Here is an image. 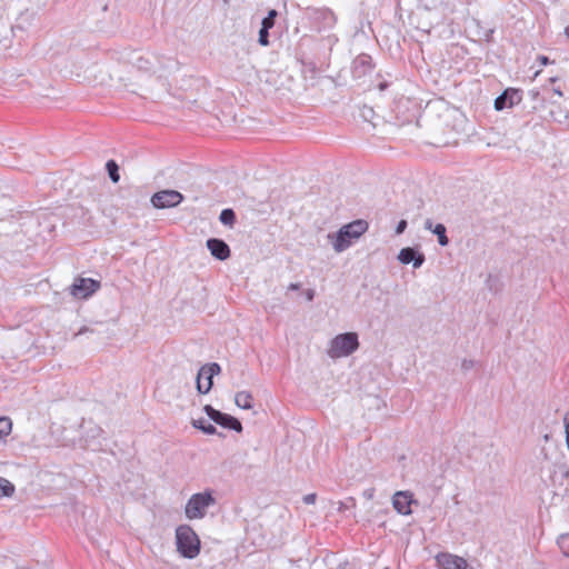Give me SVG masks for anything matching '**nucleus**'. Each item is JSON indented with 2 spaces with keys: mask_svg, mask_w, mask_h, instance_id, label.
<instances>
[{
  "mask_svg": "<svg viewBox=\"0 0 569 569\" xmlns=\"http://www.w3.org/2000/svg\"><path fill=\"white\" fill-rule=\"evenodd\" d=\"M566 34L569 37V27L566 28Z\"/></svg>",
  "mask_w": 569,
  "mask_h": 569,
  "instance_id": "obj_35",
  "label": "nucleus"
},
{
  "mask_svg": "<svg viewBox=\"0 0 569 569\" xmlns=\"http://www.w3.org/2000/svg\"><path fill=\"white\" fill-rule=\"evenodd\" d=\"M412 502V496L407 491H398L393 495L392 498V505L393 508L401 515H410L411 513V506Z\"/></svg>",
  "mask_w": 569,
  "mask_h": 569,
  "instance_id": "obj_11",
  "label": "nucleus"
},
{
  "mask_svg": "<svg viewBox=\"0 0 569 569\" xmlns=\"http://www.w3.org/2000/svg\"><path fill=\"white\" fill-rule=\"evenodd\" d=\"M207 248L219 260H226L230 257L229 246L220 239L212 238L207 240Z\"/></svg>",
  "mask_w": 569,
  "mask_h": 569,
  "instance_id": "obj_12",
  "label": "nucleus"
},
{
  "mask_svg": "<svg viewBox=\"0 0 569 569\" xmlns=\"http://www.w3.org/2000/svg\"><path fill=\"white\" fill-rule=\"evenodd\" d=\"M317 500V495L316 493H308L303 497V502L306 505H313Z\"/></svg>",
  "mask_w": 569,
  "mask_h": 569,
  "instance_id": "obj_25",
  "label": "nucleus"
},
{
  "mask_svg": "<svg viewBox=\"0 0 569 569\" xmlns=\"http://www.w3.org/2000/svg\"><path fill=\"white\" fill-rule=\"evenodd\" d=\"M522 96L520 90L508 88L503 91L502 94L496 98L495 100V109L498 111L503 110L505 108H512L521 102Z\"/></svg>",
  "mask_w": 569,
  "mask_h": 569,
  "instance_id": "obj_9",
  "label": "nucleus"
},
{
  "mask_svg": "<svg viewBox=\"0 0 569 569\" xmlns=\"http://www.w3.org/2000/svg\"><path fill=\"white\" fill-rule=\"evenodd\" d=\"M300 288V284L299 283H291L288 289L289 290H298Z\"/></svg>",
  "mask_w": 569,
  "mask_h": 569,
  "instance_id": "obj_28",
  "label": "nucleus"
},
{
  "mask_svg": "<svg viewBox=\"0 0 569 569\" xmlns=\"http://www.w3.org/2000/svg\"><path fill=\"white\" fill-rule=\"evenodd\" d=\"M217 503L211 490L193 493L184 507L186 518L189 520L202 519L207 510Z\"/></svg>",
  "mask_w": 569,
  "mask_h": 569,
  "instance_id": "obj_3",
  "label": "nucleus"
},
{
  "mask_svg": "<svg viewBox=\"0 0 569 569\" xmlns=\"http://www.w3.org/2000/svg\"><path fill=\"white\" fill-rule=\"evenodd\" d=\"M14 490V486L8 479L0 477V497H11Z\"/></svg>",
  "mask_w": 569,
  "mask_h": 569,
  "instance_id": "obj_17",
  "label": "nucleus"
},
{
  "mask_svg": "<svg viewBox=\"0 0 569 569\" xmlns=\"http://www.w3.org/2000/svg\"><path fill=\"white\" fill-rule=\"evenodd\" d=\"M538 61L540 62L541 66H547L550 63L549 58L546 56H539Z\"/></svg>",
  "mask_w": 569,
  "mask_h": 569,
  "instance_id": "obj_27",
  "label": "nucleus"
},
{
  "mask_svg": "<svg viewBox=\"0 0 569 569\" xmlns=\"http://www.w3.org/2000/svg\"><path fill=\"white\" fill-rule=\"evenodd\" d=\"M12 430V421L8 417H0V440L8 435H10Z\"/></svg>",
  "mask_w": 569,
  "mask_h": 569,
  "instance_id": "obj_19",
  "label": "nucleus"
},
{
  "mask_svg": "<svg viewBox=\"0 0 569 569\" xmlns=\"http://www.w3.org/2000/svg\"><path fill=\"white\" fill-rule=\"evenodd\" d=\"M220 221L226 226H232L236 221V214L232 209H223L220 213Z\"/></svg>",
  "mask_w": 569,
  "mask_h": 569,
  "instance_id": "obj_20",
  "label": "nucleus"
},
{
  "mask_svg": "<svg viewBox=\"0 0 569 569\" xmlns=\"http://www.w3.org/2000/svg\"><path fill=\"white\" fill-rule=\"evenodd\" d=\"M182 200L183 196L176 190H161L156 192L151 198L152 204L158 209L177 207Z\"/></svg>",
  "mask_w": 569,
  "mask_h": 569,
  "instance_id": "obj_7",
  "label": "nucleus"
},
{
  "mask_svg": "<svg viewBox=\"0 0 569 569\" xmlns=\"http://www.w3.org/2000/svg\"><path fill=\"white\" fill-rule=\"evenodd\" d=\"M268 29L261 28L259 31V43L263 47L269 44V33Z\"/></svg>",
  "mask_w": 569,
  "mask_h": 569,
  "instance_id": "obj_24",
  "label": "nucleus"
},
{
  "mask_svg": "<svg viewBox=\"0 0 569 569\" xmlns=\"http://www.w3.org/2000/svg\"><path fill=\"white\" fill-rule=\"evenodd\" d=\"M177 551L187 559H194L200 553V539L189 525H180L176 529Z\"/></svg>",
  "mask_w": 569,
  "mask_h": 569,
  "instance_id": "obj_1",
  "label": "nucleus"
},
{
  "mask_svg": "<svg viewBox=\"0 0 569 569\" xmlns=\"http://www.w3.org/2000/svg\"><path fill=\"white\" fill-rule=\"evenodd\" d=\"M557 543H558L560 550L562 551V553L566 557H569V533L561 535L558 538Z\"/></svg>",
  "mask_w": 569,
  "mask_h": 569,
  "instance_id": "obj_22",
  "label": "nucleus"
},
{
  "mask_svg": "<svg viewBox=\"0 0 569 569\" xmlns=\"http://www.w3.org/2000/svg\"><path fill=\"white\" fill-rule=\"evenodd\" d=\"M432 231L438 236V241L441 246L448 244V238L446 236V227L442 223H438L435 226Z\"/></svg>",
  "mask_w": 569,
  "mask_h": 569,
  "instance_id": "obj_21",
  "label": "nucleus"
},
{
  "mask_svg": "<svg viewBox=\"0 0 569 569\" xmlns=\"http://www.w3.org/2000/svg\"><path fill=\"white\" fill-rule=\"evenodd\" d=\"M426 227H427V229H430V230H431V229H432V223H431V221H429V220H428V221L426 222Z\"/></svg>",
  "mask_w": 569,
  "mask_h": 569,
  "instance_id": "obj_31",
  "label": "nucleus"
},
{
  "mask_svg": "<svg viewBox=\"0 0 569 569\" xmlns=\"http://www.w3.org/2000/svg\"><path fill=\"white\" fill-rule=\"evenodd\" d=\"M101 287L100 281L91 278L77 277L70 287V295L77 299H88Z\"/></svg>",
  "mask_w": 569,
  "mask_h": 569,
  "instance_id": "obj_6",
  "label": "nucleus"
},
{
  "mask_svg": "<svg viewBox=\"0 0 569 569\" xmlns=\"http://www.w3.org/2000/svg\"><path fill=\"white\" fill-rule=\"evenodd\" d=\"M555 93L558 94L559 97H562V92L560 90H555Z\"/></svg>",
  "mask_w": 569,
  "mask_h": 569,
  "instance_id": "obj_33",
  "label": "nucleus"
},
{
  "mask_svg": "<svg viewBox=\"0 0 569 569\" xmlns=\"http://www.w3.org/2000/svg\"><path fill=\"white\" fill-rule=\"evenodd\" d=\"M549 81H550L551 83H553V82H556V81H557V78H556V77H552V78H550V79H549Z\"/></svg>",
  "mask_w": 569,
  "mask_h": 569,
  "instance_id": "obj_34",
  "label": "nucleus"
},
{
  "mask_svg": "<svg viewBox=\"0 0 569 569\" xmlns=\"http://www.w3.org/2000/svg\"><path fill=\"white\" fill-rule=\"evenodd\" d=\"M203 411L208 416L209 420L213 421L214 423L219 425L220 427L229 429V430H234L237 432L242 431V425L237 418H234L228 413L221 412L220 410L214 409L210 405H206L203 407Z\"/></svg>",
  "mask_w": 569,
  "mask_h": 569,
  "instance_id": "obj_5",
  "label": "nucleus"
},
{
  "mask_svg": "<svg viewBox=\"0 0 569 569\" xmlns=\"http://www.w3.org/2000/svg\"><path fill=\"white\" fill-rule=\"evenodd\" d=\"M368 222L361 219L343 226L332 242L335 250L341 252L349 248L353 241L359 239L368 230Z\"/></svg>",
  "mask_w": 569,
  "mask_h": 569,
  "instance_id": "obj_2",
  "label": "nucleus"
},
{
  "mask_svg": "<svg viewBox=\"0 0 569 569\" xmlns=\"http://www.w3.org/2000/svg\"><path fill=\"white\" fill-rule=\"evenodd\" d=\"M399 260L403 264H408L413 261V267L418 268L425 261L423 254H418L412 248H403L400 250Z\"/></svg>",
  "mask_w": 569,
  "mask_h": 569,
  "instance_id": "obj_14",
  "label": "nucleus"
},
{
  "mask_svg": "<svg viewBox=\"0 0 569 569\" xmlns=\"http://www.w3.org/2000/svg\"><path fill=\"white\" fill-rule=\"evenodd\" d=\"M566 440H567V445H568V449H569V423H566Z\"/></svg>",
  "mask_w": 569,
  "mask_h": 569,
  "instance_id": "obj_29",
  "label": "nucleus"
},
{
  "mask_svg": "<svg viewBox=\"0 0 569 569\" xmlns=\"http://www.w3.org/2000/svg\"><path fill=\"white\" fill-rule=\"evenodd\" d=\"M541 72H542V70H541V69L537 70V71L535 72V74H533V78L539 77Z\"/></svg>",
  "mask_w": 569,
  "mask_h": 569,
  "instance_id": "obj_32",
  "label": "nucleus"
},
{
  "mask_svg": "<svg viewBox=\"0 0 569 569\" xmlns=\"http://www.w3.org/2000/svg\"><path fill=\"white\" fill-rule=\"evenodd\" d=\"M106 168L112 182L117 183L120 180L119 167L117 162L111 159L107 162Z\"/></svg>",
  "mask_w": 569,
  "mask_h": 569,
  "instance_id": "obj_18",
  "label": "nucleus"
},
{
  "mask_svg": "<svg viewBox=\"0 0 569 569\" xmlns=\"http://www.w3.org/2000/svg\"><path fill=\"white\" fill-rule=\"evenodd\" d=\"M220 372V367L217 363L203 366L197 376V390L210 391L213 383L212 379Z\"/></svg>",
  "mask_w": 569,
  "mask_h": 569,
  "instance_id": "obj_8",
  "label": "nucleus"
},
{
  "mask_svg": "<svg viewBox=\"0 0 569 569\" xmlns=\"http://www.w3.org/2000/svg\"><path fill=\"white\" fill-rule=\"evenodd\" d=\"M407 227V222L405 220H401L398 226H397V229H396V232L397 233H402L403 230L406 229Z\"/></svg>",
  "mask_w": 569,
  "mask_h": 569,
  "instance_id": "obj_26",
  "label": "nucleus"
},
{
  "mask_svg": "<svg viewBox=\"0 0 569 569\" xmlns=\"http://www.w3.org/2000/svg\"><path fill=\"white\" fill-rule=\"evenodd\" d=\"M437 562L441 569H475L465 558L451 553H439Z\"/></svg>",
  "mask_w": 569,
  "mask_h": 569,
  "instance_id": "obj_10",
  "label": "nucleus"
},
{
  "mask_svg": "<svg viewBox=\"0 0 569 569\" xmlns=\"http://www.w3.org/2000/svg\"><path fill=\"white\" fill-rule=\"evenodd\" d=\"M359 347L358 335L347 332L336 336L329 345L328 355L332 359L348 357Z\"/></svg>",
  "mask_w": 569,
  "mask_h": 569,
  "instance_id": "obj_4",
  "label": "nucleus"
},
{
  "mask_svg": "<svg viewBox=\"0 0 569 569\" xmlns=\"http://www.w3.org/2000/svg\"><path fill=\"white\" fill-rule=\"evenodd\" d=\"M191 426L196 429L201 430L204 435H219L223 437L221 432L217 431V428L210 423L206 418H197L191 420Z\"/></svg>",
  "mask_w": 569,
  "mask_h": 569,
  "instance_id": "obj_15",
  "label": "nucleus"
},
{
  "mask_svg": "<svg viewBox=\"0 0 569 569\" xmlns=\"http://www.w3.org/2000/svg\"><path fill=\"white\" fill-rule=\"evenodd\" d=\"M277 11L274 9L268 12V16L262 20L261 28L271 29L274 26V20L277 17Z\"/></svg>",
  "mask_w": 569,
  "mask_h": 569,
  "instance_id": "obj_23",
  "label": "nucleus"
},
{
  "mask_svg": "<svg viewBox=\"0 0 569 569\" xmlns=\"http://www.w3.org/2000/svg\"><path fill=\"white\" fill-rule=\"evenodd\" d=\"M81 432L86 441L99 439L104 433L103 429L91 420L82 422Z\"/></svg>",
  "mask_w": 569,
  "mask_h": 569,
  "instance_id": "obj_13",
  "label": "nucleus"
},
{
  "mask_svg": "<svg viewBox=\"0 0 569 569\" xmlns=\"http://www.w3.org/2000/svg\"><path fill=\"white\" fill-rule=\"evenodd\" d=\"M306 295H307V299L308 300H312L313 299V290H308Z\"/></svg>",
  "mask_w": 569,
  "mask_h": 569,
  "instance_id": "obj_30",
  "label": "nucleus"
},
{
  "mask_svg": "<svg viewBox=\"0 0 569 569\" xmlns=\"http://www.w3.org/2000/svg\"><path fill=\"white\" fill-rule=\"evenodd\" d=\"M234 402L239 408L244 410H251L254 408L252 393H236Z\"/></svg>",
  "mask_w": 569,
  "mask_h": 569,
  "instance_id": "obj_16",
  "label": "nucleus"
}]
</instances>
